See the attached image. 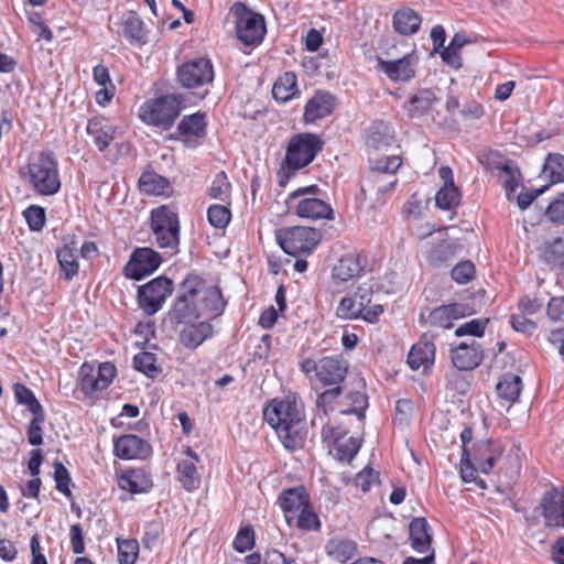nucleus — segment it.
Segmentation results:
<instances>
[{"label": "nucleus", "mask_w": 564, "mask_h": 564, "mask_svg": "<svg viewBox=\"0 0 564 564\" xmlns=\"http://www.w3.org/2000/svg\"><path fill=\"white\" fill-rule=\"evenodd\" d=\"M225 306L226 302L218 286L207 285L200 275L189 273L178 285L169 316L176 324L199 317L214 319L224 313Z\"/></svg>", "instance_id": "1"}, {"label": "nucleus", "mask_w": 564, "mask_h": 564, "mask_svg": "<svg viewBox=\"0 0 564 564\" xmlns=\"http://www.w3.org/2000/svg\"><path fill=\"white\" fill-rule=\"evenodd\" d=\"M263 417L275 430L285 448L303 446L306 437L304 404L295 395L273 400L263 410Z\"/></svg>", "instance_id": "2"}, {"label": "nucleus", "mask_w": 564, "mask_h": 564, "mask_svg": "<svg viewBox=\"0 0 564 564\" xmlns=\"http://www.w3.org/2000/svg\"><path fill=\"white\" fill-rule=\"evenodd\" d=\"M20 176L34 192L43 196L56 194L61 188L58 162L52 151H41L29 156Z\"/></svg>", "instance_id": "3"}, {"label": "nucleus", "mask_w": 564, "mask_h": 564, "mask_svg": "<svg viewBox=\"0 0 564 564\" xmlns=\"http://www.w3.org/2000/svg\"><path fill=\"white\" fill-rule=\"evenodd\" d=\"M323 149L322 139L314 133L294 134L286 147L285 158L279 171V184L284 185L295 173L310 165Z\"/></svg>", "instance_id": "4"}, {"label": "nucleus", "mask_w": 564, "mask_h": 564, "mask_svg": "<svg viewBox=\"0 0 564 564\" xmlns=\"http://www.w3.org/2000/svg\"><path fill=\"white\" fill-rule=\"evenodd\" d=\"M182 102V96L174 94L147 100L139 108V118L145 124L167 131L180 116Z\"/></svg>", "instance_id": "5"}, {"label": "nucleus", "mask_w": 564, "mask_h": 564, "mask_svg": "<svg viewBox=\"0 0 564 564\" xmlns=\"http://www.w3.org/2000/svg\"><path fill=\"white\" fill-rule=\"evenodd\" d=\"M321 192L317 185L299 187L289 195L286 203L301 218L333 220L335 218L334 209L328 203L317 197Z\"/></svg>", "instance_id": "6"}, {"label": "nucleus", "mask_w": 564, "mask_h": 564, "mask_svg": "<svg viewBox=\"0 0 564 564\" xmlns=\"http://www.w3.org/2000/svg\"><path fill=\"white\" fill-rule=\"evenodd\" d=\"M300 369L312 381L315 378L323 387L343 386L349 365L341 356H325L318 360L306 358Z\"/></svg>", "instance_id": "7"}, {"label": "nucleus", "mask_w": 564, "mask_h": 564, "mask_svg": "<svg viewBox=\"0 0 564 564\" xmlns=\"http://www.w3.org/2000/svg\"><path fill=\"white\" fill-rule=\"evenodd\" d=\"M176 76L183 88L193 90L200 98H205L213 87L215 69L210 59L197 57L181 64L177 67Z\"/></svg>", "instance_id": "8"}, {"label": "nucleus", "mask_w": 564, "mask_h": 564, "mask_svg": "<svg viewBox=\"0 0 564 564\" xmlns=\"http://www.w3.org/2000/svg\"><path fill=\"white\" fill-rule=\"evenodd\" d=\"M275 239L285 253L297 257L313 252L321 241V232L306 226L285 227L276 230Z\"/></svg>", "instance_id": "9"}, {"label": "nucleus", "mask_w": 564, "mask_h": 564, "mask_svg": "<svg viewBox=\"0 0 564 564\" xmlns=\"http://www.w3.org/2000/svg\"><path fill=\"white\" fill-rule=\"evenodd\" d=\"M502 448L498 442H482L475 454V465L471 463L468 449L464 448L460 457V477L464 482L476 480V471L488 474L492 470L497 459L501 456Z\"/></svg>", "instance_id": "10"}, {"label": "nucleus", "mask_w": 564, "mask_h": 564, "mask_svg": "<svg viewBox=\"0 0 564 564\" xmlns=\"http://www.w3.org/2000/svg\"><path fill=\"white\" fill-rule=\"evenodd\" d=\"M151 227L161 248H175L178 245V217L170 207L161 206L151 212Z\"/></svg>", "instance_id": "11"}, {"label": "nucleus", "mask_w": 564, "mask_h": 564, "mask_svg": "<svg viewBox=\"0 0 564 564\" xmlns=\"http://www.w3.org/2000/svg\"><path fill=\"white\" fill-rule=\"evenodd\" d=\"M173 292V281L164 275L158 276L139 286L138 304L147 315H154L164 305Z\"/></svg>", "instance_id": "12"}, {"label": "nucleus", "mask_w": 564, "mask_h": 564, "mask_svg": "<svg viewBox=\"0 0 564 564\" xmlns=\"http://www.w3.org/2000/svg\"><path fill=\"white\" fill-rule=\"evenodd\" d=\"M237 19V36L246 45L259 44L265 34V21L260 13L252 12L242 3L234 6Z\"/></svg>", "instance_id": "13"}, {"label": "nucleus", "mask_w": 564, "mask_h": 564, "mask_svg": "<svg viewBox=\"0 0 564 564\" xmlns=\"http://www.w3.org/2000/svg\"><path fill=\"white\" fill-rule=\"evenodd\" d=\"M116 376V367L111 362H102L95 368L84 364L79 369V387L86 395H93L110 386Z\"/></svg>", "instance_id": "14"}, {"label": "nucleus", "mask_w": 564, "mask_h": 564, "mask_svg": "<svg viewBox=\"0 0 564 564\" xmlns=\"http://www.w3.org/2000/svg\"><path fill=\"white\" fill-rule=\"evenodd\" d=\"M206 116L204 112H195L182 118L177 124L176 135L173 138L181 140L186 148L194 149L200 144L206 135Z\"/></svg>", "instance_id": "15"}, {"label": "nucleus", "mask_w": 564, "mask_h": 564, "mask_svg": "<svg viewBox=\"0 0 564 564\" xmlns=\"http://www.w3.org/2000/svg\"><path fill=\"white\" fill-rule=\"evenodd\" d=\"M161 261L160 254L154 250L139 248L134 250L131 259L126 264L124 273L128 278L139 281L155 271L160 267Z\"/></svg>", "instance_id": "16"}, {"label": "nucleus", "mask_w": 564, "mask_h": 564, "mask_svg": "<svg viewBox=\"0 0 564 564\" xmlns=\"http://www.w3.org/2000/svg\"><path fill=\"white\" fill-rule=\"evenodd\" d=\"M541 506L546 525L564 527V491L553 487L542 498Z\"/></svg>", "instance_id": "17"}, {"label": "nucleus", "mask_w": 564, "mask_h": 564, "mask_svg": "<svg viewBox=\"0 0 564 564\" xmlns=\"http://www.w3.org/2000/svg\"><path fill=\"white\" fill-rule=\"evenodd\" d=\"M474 311L468 304L464 303H451L447 305H441L429 314V323L433 326L441 328H451L454 321L469 316Z\"/></svg>", "instance_id": "18"}, {"label": "nucleus", "mask_w": 564, "mask_h": 564, "mask_svg": "<svg viewBox=\"0 0 564 564\" xmlns=\"http://www.w3.org/2000/svg\"><path fill=\"white\" fill-rule=\"evenodd\" d=\"M150 451V445L133 434L122 435L113 442V453L121 459H143Z\"/></svg>", "instance_id": "19"}, {"label": "nucleus", "mask_w": 564, "mask_h": 564, "mask_svg": "<svg viewBox=\"0 0 564 564\" xmlns=\"http://www.w3.org/2000/svg\"><path fill=\"white\" fill-rule=\"evenodd\" d=\"M484 359V349L480 344L471 340L470 344L462 343L452 349V362L459 370H473Z\"/></svg>", "instance_id": "20"}, {"label": "nucleus", "mask_w": 564, "mask_h": 564, "mask_svg": "<svg viewBox=\"0 0 564 564\" xmlns=\"http://www.w3.org/2000/svg\"><path fill=\"white\" fill-rule=\"evenodd\" d=\"M416 56L411 53L395 61H384L379 58L378 66L393 82H406L414 76V64Z\"/></svg>", "instance_id": "21"}, {"label": "nucleus", "mask_w": 564, "mask_h": 564, "mask_svg": "<svg viewBox=\"0 0 564 564\" xmlns=\"http://www.w3.org/2000/svg\"><path fill=\"white\" fill-rule=\"evenodd\" d=\"M279 503L284 512L286 522L291 524L296 514L310 505V498L303 487H294L281 492Z\"/></svg>", "instance_id": "22"}, {"label": "nucleus", "mask_w": 564, "mask_h": 564, "mask_svg": "<svg viewBox=\"0 0 564 564\" xmlns=\"http://www.w3.org/2000/svg\"><path fill=\"white\" fill-rule=\"evenodd\" d=\"M383 313V307L380 304L372 305L371 310H367L365 313L359 307L357 300L354 297H343L336 310V315L345 319L362 318L368 323H375L378 317Z\"/></svg>", "instance_id": "23"}, {"label": "nucleus", "mask_w": 564, "mask_h": 564, "mask_svg": "<svg viewBox=\"0 0 564 564\" xmlns=\"http://www.w3.org/2000/svg\"><path fill=\"white\" fill-rule=\"evenodd\" d=\"M365 258L357 253H348L341 257L334 265L332 278L334 283L349 281L358 276L365 267Z\"/></svg>", "instance_id": "24"}, {"label": "nucleus", "mask_w": 564, "mask_h": 564, "mask_svg": "<svg viewBox=\"0 0 564 564\" xmlns=\"http://www.w3.org/2000/svg\"><path fill=\"white\" fill-rule=\"evenodd\" d=\"M435 345L427 336H423L414 344L408 355V365L413 370L432 367L435 361Z\"/></svg>", "instance_id": "25"}, {"label": "nucleus", "mask_w": 564, "mask_h": 564, "mask_svg": "<svg viewBox=\"0 0 564 564\" xmlns=\"http://www.w3.org/2000/svg\"><path fill=\"white\" fill-rule=\"evenodd\" d=\"M86 130L93 138L94 144L101 152L110 145L116 134V127L102 117H94L89 119Z\"/></svg>", "instance_id": "26"}, {"label": "nucleus", "mask_w": 564, "mask_h": 564, "mask_svg": "<svg viewBox=\"0 0 564 564\" xmlns=\"http://www.w3.org/2000/svg\"><path fill=\"white\" fill-rule=\"evenodd\" d=\"M185 454L187 458L180 460L176 466L177 478L184 489L193 491L197 489L200 484V478L195 465L196 462H198V456L191 447H187Z\"/></svg>", "instance_id": "27"}, {"label": "nucleus", "mask_w": 564, "mask_h": 564, "mask_svg": "<svg viewBox=\"0 0 564 564\" xmlns=\"http://www.w3.org/2000/svg\"><path fill=\"white\" fill-rule=\"evenodd\" d=\"M335 108V99L328 91H317L307 102L304 109L306 122H315L317 119L329 116Z\"/></svg>", "instance_id": "28"}, {"label": "nucleus", "mask_w": 564, "mask_h": 564, "mask_svg": "<svg viewBox=\"0 0 564 564\" xmlns=\"http://www.w3.org/2000/svg\"><path fill=\"white\" fill-rule=\"evenodd\" d=\"M344 393V387H330L325 389L317 394L315 405L316 414L312 420V425L317 426L318 423H323L324 419H327L328 414L334 412L338 403V399Z\"/></svg>", "instance_id": "29"}, {"label": "nucleus", "mask_w": 564, "mask_h": 564, "mask_svg": "<svg viewBox=\"0 0 564 564\" xmlns=\"http://www.w3.org/2000/svg\"><path fill=\"white\" fill-rule=\"evenodd\" d=\"M214 329L209 322H198L186 325L180 333V341L188 349H196L205 340L213 337Z\"/></svg>", "instance_id": "30"}, {"label": "nucleus", "mask_w": 564, "mask_h": 564, "mask_svg": "<svg viewBox=\"0 0 564 564\" xmlns=\"http://www.w3.org/2000/svg\"><path fill=\"white\" fill-rule=\"evenodd\" d=\"M412 549L417 553L431 552L432 530L425 518H414L409 525Z\"/></svg>", "instance_id": "31"}, {"label": "nucleus", "mask_w": 564, "mask_h": 564, "mask_svg": "<svg viewBox=\"0 0 564 564\" xmlns=\"http://www.w3.org/2000/svg\"><path fill=\"white\" fill-rule=\"evenodd\" d=\"M119 486L131 494H143L152 488L153 482L143 469H129L119 478Z\"/></svg>", "instance_id": "32"}, {"label": "nucleus", "mask_w": 564, "mask_h": 564, "mask_svg": "<svg viewBox=\"0 0 564 564\" xmlns=\"http://www.w3.org/2000/svg\"><path fill=\"white\" fill-rule=\"evenodd\" d=\"M422 23V18L411 8H402L393 14V28L402 35L416 33Z\"/></svg>", "instance_id": "33"}, {"label": "nucleus", "mask_w": 564, "mask_h": 564, "mask_svg": "<svg viewBox=\"0 0 564 564\" xmlns=\"http://www.w3.org/2000/svg\"><path fill=\"white\" fill-rule=\"evenodd\" d=\"M139 188L148 195H166L171 189L169 180L154 171H145L139 178Z\"/></svg>", "instance_id": "34"}, {"label": "nucleus", "mask_w": 564, "mask_h": 564, "mask_svg": "<svg viewBox=\"0 0 564 564\" xmlns=\"http://www.w3.org/2000/svg\"><path fill=\"white\" fill-rule=\"evenodd\" d=\"M540 258L552 268H564V239L545 241L539 249Z\"/></svg>", "instance_id": "35"}, {"label": "nucleus", "mask_w": 564, "mask_h": 564, "mask_svg": "<svg viewBox=\"0 0 564 564\" xmlns=\"http://www.w3.org/2000/svg\"><path fill=\"white\" fill-rule=\"evenodd\" d=\"M497 393L501 399L514 402L522 390L521 378L513 373H506L497 383Z\"/></svg>", "instance_id": "36"}, {"label": "nucleus", "mask_w": 564, "mask_h": 564, "mask_svg": "<svg viewBox=\"0 0 564 564\" xmlns=\"http://www.w3.org/2000/svg\"><path fill=\"white\" fill-rule=\"evenodd\" d=\"M367 182L370 189L377 194V202L384 203L387 196L391 194L398 183L395 175L390 174L389 177H382V174H368Z\"/></svg>", "instance_id": "37"}, {"label": "nucleus", "mask_w": 564, "mask_h": 564, "mask_svg": "<svg viewBox=\"0 0 564 564\" xmlns=\"http://www.w3.org/2000/svg\"><path fill=\"white\" fill-rule=\"evenodd\" d=\"M122 32L124 37H127L131 43H145L144 23L134 12H129L124 18Z\"/></svg>", "instance_id": "38"}, {"label": "nucleus", "mask_w": 564, "mask_h": 564, "mask_svg": "<svg viewBox=\"0 0 564 564\" xmlns=\"http://www.w3.org/2000/svg\"><path fill=\"white\" fill-rule=\"evenodd\" d=\"M296 76L294 73H285L274 83L272 95L281 102L289 101L296 93Z\"/></svg>", "instance_id": "39"}, {"label": "nucleus", "mask_w": 564, "mask_h": 564, "mask_svg": "<svg viewBox=\"0 0 564 564\" xmlns=\"http://www.w3.org/2000/svg\"><path fill=\"white\" fill-rule=\"evenodd\" d=\"M356 544L351 541L333 539L326 544V553L334 560L345 563L354 557Z\"/></svg>", "instance_id": "40"}, {"label": "nucleus", "mask_w": 564, "mask_h": 564, "mask_svg": "<svg viewBox=\"0 0 564 564\" xmlns=\"http://www.w3.org/2000/svg\"><path fill=\"white\" fill-rule=\"evenodd\" d=\"M435 101L436 95L432 89L419 90L410 100V116L419 117L426 113Z\"/></svg>", "instance_id": "41"}, {"label": "nucleus", "mask_w": 564, "mask_h": 564, "mask_svg": "<svg viewBox=\"0 0 564 564\" xmlns=\"http://www.w3.org/2000/svg\"><path fill=\"white\" fill-rule=\"evenodd\" d=\"M58 264L61 268L62 276L69 281L78 272L77 256L74 250L67 246L58 249L56 252Z\"/></svg>", "instance_id": "42"}, {"label": "nucleus", "mask_w": 564, "mask_h": 564, "mask_svg": "<svg viewBox=\"0 0 564 564\" xmlns=\"http://www.w3.org/2000/svg\"><path fill=\"white\" fill-rule=\"evenodd\" d=\"M543 175L550 180L551 184L564 182V155L550 153L543 165Z\"/></svg>", "instance_id": "43"}, {"label": "nucleus", "mask_w": 564, "mask_h": 564, "mask_svg": "<svg viewBox=\"0 0 564 564\" xmlns=\"http://www.w3.org/2000/svg\"><path fill=\"white\" fill-rule=\"evenodd\" d=\"M460 193L455 185H443L435 196L436 206L444 210H451L459 205Z\"/></svg>", "instance_id": "44"}, {"label": "nucleus", "mask_w": 564, "mask_h": 564, "mask_svg": "<svg viewBox=\"0 0 564 564\" xmlns=\"http://www.w3.org/2000/svg\"><path fill=\"white\" fill-rule=\"evenodd\" d=\"M14 398L19 404H23L32 414L43 412V406L35 398V394L23 383H15L13 386Z\"/></svg>", "instance_id": "45"}, {"label": "nucleus", "mask_w": 564, "mask_h": 564, "mask_svg": "<svg viewBox=\"0 0 564 564\" xmlns=\"http://www.w3.org/2000/svg\"><path fill=\"white\" fill-rule=\"evenodd\" d=\"M230 191L231 184L228 181L227 174L220 171L214 176L208 187V195L213 199L226 200L230 196Z\"/></svg>", "instance_id": "46"}, {"label": "nucleus", "mask_w": 564, "mask_h": 564, "mask_svg": "<svg viewBox=\"0 0 564 564\" xmlns=\"http://www.w3.org/2000/svg\"><path fill=\"white\" fill-rule=\"evenodd\" d=\"M155 362V355L149 351L139 352L133 358L134 368L150 378H155L160 373Z\"/></svg>", "instance_id": "47"}, {"label": "nucleus", "mask_w": 564, "mask_h": 564, "mask_svg": "<svg viewBox=\"0 0 564 564\" xmlns=\"http://www.w3.org/2000/svg\"><path fill=\"white\" fill-rule=\"evenodd\" d=\"M119 564H134L139 554V543L134 539H117Z\"/></svg>", "instance_id": "48"}, {"label": "nucleus", "mask_w": 564, "mask_h": 564, "mask_svg": "<svg viewBox=\"0 0 564 564\" xmlns=\"http://www.w3.org/2000/svg\"><path fill=\"white\" fill-rule=\"evenodd\" d=\"M501 180L507 193H513L520 185V171L512 161H506L500 167Z\"/></svg>", "instance_id": "49"}, {"label": "nucleus", "mask_w": 564, "mask_h": 564, "mask_svg": "<svg viewBox=\"0 0 564 564\" xmlns=\"http://www.w3.org/2000/svg\"><path fill=\"white\" fill-rule=\"evenodd\" d=\"M402 161L398 155H390L376 161L370 167L369 174H382V177H389L390 174L395 175V172L401 166Z\"/></svg>", "instance_id": "50"}, {"label": "nucleus", "mask_w": 564, "mask_h": 564, "mask_svg": "<svg viewBox=\"0 0 564 564\" xmlns=\"http://www.w3.org/2000/svg\"><path fill=\"white\" fill-rule=\"evenodd\" d=\"M207 219L213 227L224 229L230 223L231 212L224 205L215 204L208 207Z\"/></svg>", "instance_id": "51"}, {"label": "nucleus", "mask_w": 564, "mask_h": 564, "mask_svg": "<svg viewBox=\"0 0 564 564\" xmlns=\"http://www.w3.org/2000/svg\"><path fill=\"white\" fill-rule=\"evenodd\" d=\"M360 441L356 437H349L345 442L334 444L337 459L343 463H350L360 449Z\"/></svg>", "instance_id": "52"}, {"label": "nucleus", "mask_w": 564, "mask_h": 564, "mask_svg": "<svg viewBox=\"0 0 564 564\" xmlns=\"http://www.w3.org/2000/svg\"><path fill=\"white\" fill-rule=\"evenodd\" d=\"M296 527L301 530L312 531L321 528L318 516L313 510L311 503L296 514Z\"/></svg>", "instance_id": "53"}, {"label": "nucleus", "mask_w": 564, "mask_h": 564, "mask_svg": "<svg viewBox=\"0 0 564 564\" xmlns=\"http://www.w3.org/2000/svg\"><path fill=\"white\" fill-rule=\"evenodd\" d=\"M488 323V318H474L458 326L455 329V335L457 337H463L466 335L481 337Z\"/></svg>", "instance_id": "54"}, {"label": "nucleus", "mask_w": 564, "mask_h": 564, "mask_svg": "<svg viewBox=\"0 0 564 564\" xmlns=\"http://www.w3.org/2000/svg\"><path fill=\"white\" fill-rule=\"evenodd\" d=\"M348 399L350 400L352 406L347 409H340V414H356L359 420L364 419L365 410L368 406L367 395L362 392L355 391L348 394Z\"/></svg>", "instance_id": "55"}, {"label": "nucleus", "mask_w": 564, "mask_h": 564, "mask_svg": "<svg viewBox=\"0 0 564 564\" xmlns=\"http://www.w3.org/2000/svg\"><path fill=\"white\" fill-rule=\"evenodd\" d=\"M23 216L32 231H40L45 225V210L37 205L29 206L23 212Z\"/></svg>", "instance_id": "56"}, {"label": "nucleus", "mask_w": 564, "mask_h": 564, "mask_svg": "<svg viewBox=\"0 0 564 564\" xmlns=\"http://www.w3.org/2000/svg\"><path fill=\"white\" fill-rule=\"evenodd\" d=\"M45 421L44 411L33 414V417L28 426V442L33 446H39L43 443L42 425Z\"/></svg>", "instance_id": "57"}, {"label": "nucleus", "mask_w": 564, "mask_h": 564, "mask_svg": "<svg viewBox=\"0 0 564 564\" xmlns=\"http://www.w3.org/2000/svg\"><path fill=\"white\" fill-rule=\"evenodd\" d=\"M54 480L56 482V489L69 498L72 496L69 488L72 479L67 468L61 462L54 463Z\"/></svg>", "instance_id": "58"}, {"label": "nucleus", "mask_w": 564, "mask_h": 564, "mask_svg": "<svg viewBox=\"0 0 564 564\" xmlns=\"http://www.w3.org/2000/svg\"><path fill=\"white\" fill-rule=\"evenodd\" d=\"M322 426V438L328 444H337L347 434V430L340 425H334L328 420L324 419L323 423H318Z\"/></svg>", "instance_id": "59"}, {"label": "nucleus", "mask_w": 564, "mask_h": 564, "mask_svg": "<svg viewBox=\"0 0 564 564\" xmlns=\"http://www.w3.org/2000/svg\"><path fill=\"white\" fill-rule=\"evenodd\" d=\"M451 274L458 284H466L475 276V265L471 261H460L452 269Z\"/></svg>", "instance_id": "60"}, {"label": "nucleus", "mask_w": 564, "mask_h": 564, "mask_svg": "<svg viewBox=\"0 0 564 564\" xmlns=\"http://www.w3.org/2000/svg\"><path fill=\"white\" fill-rule=\"evenodd\" d=\"M254 544V532L251 527H245L239 530L235 540L234 547L239 553L250 550Z\"/></svg>", "instance_id": "61"}, {"label": "nucleus", "mask_w": 564, "mask_h": 564, "mask_svg": "<svg viewBox=\"0 0 564 564\" xmlns=\"http://www.w3.org/2000/svg\"><path fill=\"white\" fill-rule=\"evenodd\" d=\"M546 216L552 223L564 224V193L550 203Z\"/></svg>", "instance_id": "62"}, {"label": "nucleus", "mask_w": 564, "mask_h": 564, "mask_svg": "<svg viewBox=\"0 0 564 564\" xmlns=\"http://www.w3.org/2000/svg\"><path fill=\"white\" fill-rule=\"evenodd\" d=\"M379 474L372 468H364L355 477V485L360 487L362 492H367L373 484L378 481Z\"/></svg>", "instance_id": "63"}, {"label": "nucleus", "mask_w": 564, "mask_h": 564, "mask_svg": "<svg viewBox=\"0 0 564 564\" xmlns=\"http://www.w3.org/2000/svg\"><path fill=\"white\" fill-rule=\"evenodd\" d=\"M69 543L73 553L83 554L85 552L84 533L80 524L74 523L70 525Z\"/></svg>", "instance_id": "64"}]
</instances>
